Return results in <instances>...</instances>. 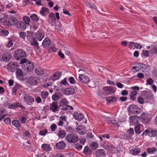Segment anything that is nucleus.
<instances>
[{
  "mask_svg": "<svg viewBox=\"0 0 157 157\" xmlns=\"http://www.w3.org/2000/svg\"><path fill=\"white\" fill-rule=\"evenodd\" d=\"M20 63L22 64V68L26 71L30 72L34 68L33 63L29 60H27L25 58L21 59Z\"/></svg>",
  "mask_w": 157,
  "mask_h": 157,
  "instance_id": "obj_1",
  "label": "nucleus"
},
{
  "mask_svg": "<svg viewBox=\"0 0 157 157\" xmlns=\"http://www.w3.org/2000/svg\"><path fill=\"white\" fill-rule=\"evenodd\" d=\"M69 102L65 98L61 99L59 102V107H62L61 110L63 111H66L68 110L72 109L73 108L72 106L68 105Z\"/></svg>",
  "mask_w": 157,
  "mask_h": 157,
  "instance_id": "obj_2",
  "label": "nucleus"
},
{
  "mask_svg": "<svg viewBox=\"0 0 157 157\" xmlns=\"http://www.w3.org/2000/svg\"><path fill=\"white\" fill-rule=\"evenodd\" d=\"M26 56V52L22 49H17L14 53V58L17 60L25 58Z\"/></svg>",
  "mask_w": 157,
  "mask_h": 157,
  "instance_id": "obj_3",
  "label": "nucleus"
},
{
  "mask_svg": "<svg viewBox=\"0 0 157 157\" xmlns=\"http://www.w3.org/2000/svg\"><path fill=\"white\" fill-rule=\"evenodd\" d=\"M40 78L36 76H32L29 77L27 80V82L31 85H36L40 83Z\"/></svg>",
  "mask_w": 157,
  "mask_h": 157,
  "instance_id": "obj_4",
  "label": "nucleus"
},
{
  "mask_svg": "<svg viewBox=\"0 0 157 157\" xmlns=\"http://www.w3.org/2000/svg\"><path fill=\"white\" fill-rule=\"evenodd\" d=\"M18 67L19 65L17 62L10 61L7 65L6 68L9 71L14 72Z\"/></svg>",
  "mask_w": 157,
  "mask_h": 157,
  "instance_id": "obj_5",
  "label": "nucleus"
},
{
  "mask_svg": "<svg viewBox=\"0 0 157 157\" xmlns=\"http://www.w3.org/2000/svg\"><path fill=\"white\" fill-rule=\"evenodd\" d=\"M66 139L69 142L75 143L78 140L79 138L76 135L71 133L67 135L66 136Z\"/></svg>",
  "mask_w": 157,
  "mask_h": 157,
  "instance_id": "obj_6",
  "label": "nucleus"
},
{
  "mask_svg": "<svg viewBox=\"0 0 157 157\" xmlns=\"http://www.w3.org/2000/svg\"><path fill=\"white\" fill-rule=\"evenodd\" d=\"M23 99L25 102L28 105H32L34 102V98L29 95H25Z\"/></svg>",
  "mask_w": 157,
  "mask_h": 157,
  "instance_id": "obj_7",
  "label": "nucleus"
},
{
  "mask_svg": "<svg viewBox=\"0 0 157 157\" xmlns=\"http://www.w3.org/2000/svg\"><path fill=\"white\" fill-rule=\"evenodd\" d=\"M129 109L130 112L134 114H138L141 112L140 108L135 105H130L129 107Z\"/></svg>",
  "mask_w": 157,
  "mask_h": 157,
  "instance_id": "obj_8",
  "label": "nucleus"
},
{
  "mask_svg": "<svg viewBox=\"0 0 157 157\" xmlns=\"http://www.w3.org/2000/svg\"><path fill=\"white\" fill-rule=\"evenodd\" d=\"M78 80L82 83H87L89 82L90 79L88 76L85 74H81L79 75Z\"/></svg>",
  "mask_w": 157,
  "mask_h": 157,
  "instance_id": "obj_9",
  "label": "nucleus"
},
{
  "mask_svg": "<svg viewBox=\"0 0 157 157\" xmlns=\"http://www.w3.org/2000/svg\"><path fill=\"white\" fill-rule=\"evenodd\" d=\"M150 116L147 114L143 113L141 115V120L142 123L147 124L150 120Z\"/></svg>",
  "mask_w": 157,
  "mask_h": 157,
  "instance_id": "obj_10",
  "label": "nucleus"
},
{
  "mask_svg": "<svg viewBox=\"0 0 157 157\" xmlns=\"http://www.w3.org/2000/svg\"><path fill=\"white\" fill-rule=\"evenodd\" d=\"M59 107L58 105L57 102L53 101L50 104V110L53 112H55L59 111Z\"/></svg>",
  "mask_w": 157,
  "mask_h": 157,
  "instance_id": "obj_11",
  "label": "nucleus"
},
{
  "mask_svg": "<svg viewBox=\"0 0 157 157\" xmlns=\"http://www.w3.org/2000/svg\"><path fill=\"white\" fill-rule=\"evenodd\" d=\"M16 74L17 78L20 80L23 81L24 80L23 72L21 69L17 70Z\"/></svg>",
  "mask_w": 157,
  "mask_h": 157,
  "instance_id": "obj_12",
  "label": "nucleus"
},
{
  "mask_svg": "<svg viewBox=\"0 0 157 157\" xmlns=\"http://www.w3.org/2000/svg\"><path fill=\"white\" fill-rule=\"evenodd\" d=\"M77 132L81 135H84L86 133V128L82 125H79L76 128Z\"/></svg>",
  "mask_w": 157,
  "mask_h": 157,
  "instance_id": "obj_13",
  "label": "nucleus"
},
{
  "mask_svg": "<svg viewBox=\"0 0 157 157\" xmlns=\"http://www.w3.org/2000/svg\"><path fill=\"white\" fill-rule=\"evenodd\" d=\"M73 117L76 120L78 121L82 120L84 117L83 114L79 112L74 113L73 114Z\"/></svg>",
  "mask_w": 157,
  "mask_h": 157,
  "instance_id": "obj_14",
  "label": "nucleus"
},
{
  "mask_svg": "<svg viewBox=\"0 0 157 157\" xmlns=\"http://www.w3.org/2000/svg\"><path fill=\"white\" fill-rule=\"evenodd\" d=\"M17 27L19 30H24L25 29L26 26L25 24L22 21H20L17 22Z\"/></svg>",
  "mask_w": 157,
  "mask_h": 157,
  "instance_id": "obj_15",
  "label": "nucleus"
},
{
  "mask_svg": "<svg viewBox=\"0 0 157 157\" xmlns=\"http://www.w3.org/2000/svg\"><path fill=\"white\" fill-rule=\"evenodd\" d=\"M105 152L103 149H98L96 151V157H105Z\"/></svg>",
  "mask_w": 157,
  "mask_h": 157,
  "instance_id": "obj_16",
  "label": "nucleus"
},
{
  "mask_svg": "<svg viewBox=\"0 0 157 157\" xmlns=\"http://www.w3.org/2000/svg\"><path fill=\"white\" fill-rule=\"evenodd\" d=\"M44 33L41 30L38 31L36 33L35 38L38 40L40 41L44 37Z\"/></svg>",
  "mask_w": 157,
  "mask_h": 157,
  "instance_id": "obj_17",
  "label": "nucleus"
},
{
  "mask_svg": "<svg viewBox=\"0 0 157 157\" xmlns=\"http://www.w3.org/2000/svg\"><path fill=\"white\" fill-rule=\"evenodd\" d=\"M62 73L59 71L55 72L52 76H51V78L53 81H55L59 79Z\"/></svg>",
  "mask_w": 157,
  "mask_h": 157,
  "instance_id": "obj_18",
  "label": "nucleus"
},
{
  "mask_svg": "<svg viewBox=\"0 0 157 157\" xmlns=\"http://www.w3.org/2000/svg\"><path fill=\"white\" fill-rule=\"evenodd\" d=\"M141 149L140 148L135 147L130 150V153L133 155H137L140 153Z\"/></svg>",
  "mask_w": 157,
  "mask_h": 157,
  "instance_id": "obj_19",
  "label": "nucleus"
},
{
  "mask_svg": "<svg viewBox=\"0 0 157 157\" xmlns=\"http://www.w3.org/2000/svg\"><path fill=\"white\" fill-rule=\"evenodd\" d=\"M11 55L9 53H5L2 56V59L4 62H8L9 61L11 58Z\"/></svg>",
  "mask_w": 157,
  "mask_h": 157,
  "instance_id": "obj_20",
  "label": "nucleus"
},
{
  "mask_svg": "<svg viewBox=\"0 0 157 157\" xmlns=\"http://www.w3.org/2000/svg\"><path fill=\"white\" fill-rule=\"evenodd\" d=\"M50 40L48 38H45L44 40L42 45L44 48H46L48 47L51 44Z\"/></svg>",
  "mask_w": 157,
  "mask_h": 157,
  "instance_id": "obj_21",
  "label": "nucleus"
},
{
  "mask_svg": "<svg viewBox=\"0 0 157 157\" xmlns=\"http://www.w3.org/2000/svg\"><path fill=\"white\" fill-rule=\"evenodd\" d=\"M65 144L64 142L61 141L58 142L56 144V147L59 149H63L65 147Z\"/></svg>",
  "mask_w": 157,
  "mask_h": 157,
  "instance_id": "obj_22",
  "label": "nucleus"
},
{
  "mask_svg": "<svg viewBox=\"0 0 157 157\" xmlns=\"http://www.w3.org/2000/svg\"><path fill=\"white\" fill-rule=\"evenodd\" d=\"M17 19L14 17H10L8 19V22L10 25H15L17 24Z\"/></svg>",
  "mask_w": 157,
  "mask_h": 157,
  "instance_id": "obj_23",
  "label": "nucleus"
},
{
  "mask_svg": "<svg viewBox=\"0 0 157 157\" xmlns=\"http://www.w3.org/2000/svg\"><path fill=\"white\" fill-rule=\"evenodd\" d=\"M75 92V90L72 88H66L64 90V93L67 95L73 94Z\"/></svg>",
  "mask_w": 157,
  "mask_h": 157,
  "instance_id": "obj_24",
  "label": "nucleus"
},
{
  "mask_svg": "<svg viewBox=\"0 0 157 157\" xmlns=\"http://www.w3.org/2000/svg\"><path fill=\"white\" fill-rule=\"evenodd\" d=\"M103 89L108 94H113L114 92L113 89L110 87H105Z\"/></svg>",
  "mask_w": 157,
  "mask_h": 157,
  "instance_id": "obj_25",
  "label": "nucleus"
},
{
  "mask_svg": "<svg viewBox=\"0 0 157 157\" xmlns=\"http://www.w3.org/2000/svg\"><path fill=\"white\" fill-rule=\"evenodd\" d=\"M67 120L65 116H61L59 117V121L57 125L59 126H63L64 124V121L66 122Z\"/></svg>",
  "mask_w": 157,
  "mask_h": 157,
  "instance_id": "obj_26",
  "label": "nucleus"
},
{
  "mask_svg": "<svg viewBox=\"0 0 157 157\" xmlns=\"http://www.w3.org/2000/svg\"><path fill=\"white\" fill-rule=\"evenodd\" d=\"M35 72L38 75H42L44 74V71L42 68L38 67L36 68Z\"/></svg>",
  "mask_w": 157,
  "mask_h": 157,
  "instance_id": "obj_27",
  "label": "nucleus"
},
{
  "mask_svg": "<svg viewBox=\"0 0 157 157\" xmlns=\"http://www.w3.org/2000/svg\"><path fill=\"white\" fill-rule=\"evenodd\" d=\"M157 149L155 147H148L146 149L147 152L149 154H155L157 151Z\"/></svg>",
  "mask_w": 157,
  "mask_h": 157,
  "instance_id": "obj_28",
  "label": "nucleus"
},
{
  "mask_svg": "<svg viewBox=\"0 0 157 157\" xmlns=\"http://www.w3.org/2000/svg\"><path fill=\"white\" fill-rule=\"evenodd\" d=\"M42 149L46 151H49L51 150L50 145L47 144H43L41 145Z\"/></svg>",
  "mask_w": 157,
  "mask_h": 157,
  "instance_id": "obj_29",
  "label": "nucleus"
},
{
  "mask_svg": "<svg viewBox=\"0 0 157 157\" xmlns=\"http://www.w3.org/2000/svg\"><path fill=\"white\" fill-rule=\"evenodd\" d=\"M83 152L86 155H89L91 153L92 151L88 147L86 146L84 148Z\"/></svg>",
  "mask_w": 157,
  "mask_h": 157,
  "instance_id": "obj_30",
  "label": "nucleus"
},
{
  "mask_svg": "<svg viewBox=\"0 0 157 157\" xmlns=\"http://www.w3.org/2000/svg\"><path fill=\"white\" fill-rule=\"evenodd\" d=\"M106 100L108 102L113 103L116 101V98L115 97L112 96L108 97Z\"/></svg>",
  "mask_w": 157,
  "mask_h": 157,
  "instance_id": "obj_31",
  "label": "nucleus"
},
{
  "mask_svg": "<svg viewBox=\"0 0 157 157\" xmlns=\"http://www.w3.org/2000/svg\"><path fill=\"white\" fill-rule=\"evenodd\" d=\"M48 93L47 91H43L40 93V96L43 99H45L48 95Z\"/></svg>",
  "mask_w": 157,
  "mask_h": 157,
  "instance_id": "obj_32",
  "label": "nucleus"
},
{
  "mask_svg": "<svg viewBox=\"0 0 157 157\" xmlns=\"http://www.w3.org/2000/svg\"><path fill=\"white\" fill-rule=\"evenodd\" d=\"M48 17L50 18V20L52 23H55L56 21V18L54 14L53 13H50L49 16Z\"/></svg>",
  "mask_w": 157,
  "mask_h": 157,
  "instance_id": "obj_33",
  "label": "nucleus"
},
{
  "mask_svg": "<svg viewBox=\"0 0 157 157\" xmlns=\"http://www.w3.org/2000/svg\"><path fill=\"white\" fill-rule=\"evenodd\" d=\"M137 92L136 91H132L130 94V98L132 100L134 101L136 98L135 96L136 95Z\"/></svg>",
  "mask_w": 157,
  "mask_h": 157,
  "instance_id": "obj_34",
  "label": "nucleus"
},
{
  "mask_svg": "<svg viewBox=\"0 0 157 157\" xmlns=\"http://www.w3.org/2000/svg\"><path fill=\"white\" fill-rule=\"evenodd\" d=\"M155 130L149 128L148 136L150 137L156 136V135H155Z\"/></svg>",
  "mask_w": 157,
  "mask_h": 157,
  "instance_id": "obj_35",
  "label": "nucleus"
},
{
  "mask_svg": "<svg viewBox=\"0 0 157 157\" xmlns=\"http://www.w3.org/2000/svg\"><path fill=\"white\" fill-rule=\"evenodd\" d=\"M86 6L90 8L96 9L97 8L95 5L94 3H91L89 2H86Z\"/></svg>",
  "mask_w": 157,
  "mask_h": 157,
  "instance_id": "obj_36",
  "label": "nucleus"
},
{
  "mask_svg": "<svg viewBox=\"0 0 157 157\" xmlns=\"http://www.w3.org/2000/svg\"><path fill=\"white\" fill-rule=\"evenodd\" d=\"M49 10L48 9L42 7L40 10V13L42 15H44L45 13H49Z\"/></svg>",
  "mask_w": 157,
  "mask_h": 157,
  "instance_id": "obj_37",
  "label": "nucleus"
},
{
  "mask_svg": "<svg viewBox=\"0 0 157 157\" xmlns=\"http://www.w3.org/2000/svg\"><path fill=\"white\" fill-rule=\"evenodd\" d=\"M58 135L60 138H63L65 136L66 132L64 130H61L59 131Z\"/></svg>",
  "mask_w": 157,
  "mask_h": 157,
  "instance_id": "obj_38",
  "label": "nucleus"
},
{
  "mask_svg": "<svg viewBox=\"0 0 157 157\" xmlns=\"http://www.w3.org/2000/svg\"><path fill=\"white\" fill-rule=\"evenodd\" d=\"M134 129L136 134H139L141 132L140 129V126L139 125H136Z\"/></svg>",
  "mask_w": 157,
  "mask_h": 157,
  "instance_id": "obj_39",
  "label": "nucleus"
},
{
  "mask_svg": "<svg viewBox=\"0 0 157 157\" xmlns=\"http://www.w3.org/2000/svg\"><path fill=\"white\" fill-rule=\"evenodd\" d=\"M30 17L33 21L37 22L39 20V18L37 15L35 14H32L30 16Z\"/></svg>",
  "mask_w": 157,
  "mask_h": 157,
  "instance_id": "obj_40",
  "label": "nucleus"
},
{
  "mask_svg": "<svg viewBox=\"0 0 157 157\" xmlns=\"http://www.w3.org/2000/svg\"><path fill=\"white\" fill-rule=\"evenodd\" d=\"M12 124L13 125L17 128H19L20 127V124L19 121L18 120H14L12 121Z\"/></svg>",
  "mask_w": 157,
  "mask_h": 157,
  "instance_id": "obj_41",
  "label": "nucleus"
},
{
  "mask_svg": "<svg viewBox=\"0 0 157 157\" xmlns=\"http://www.w3.org/2000/svg\"><path fill=\"white\" fill-rule=\"evenodd\" d=\"M98 147V144L96 142H94L90 144V147L93 150H95Z\"/></svg>",
  "mask_w": 157,
  "mask_h": 157,
  "instance_id": "obj_42",
  "label": "nucleus"
},
{
  "mask_svg": "<svg viewBox=\"0 0 157 157\" xmlns=\"http://www.w3.org/2000/svg\"><path fill=\"white\" fill-rule=\"evenodd\" d=\"M22 19L25 24H29L30 19L28 16H24L22 18Z\"/></svg>",
  "mask_w": 157,
  "mask_h": 157,
  "instance_id": "obj_43",
  "label": "nucleus"
},
{
  "mask_svg": "<svg viewBox=\"0 0 157 157\" xmlns=\"http://www.w3.org/2000/svg\"><path fill=\"white\" fill-rule=\"evenodd\" d=\"M14 107H19L23 109H25V107L19 102L14 103Z\"/></svg>",
  "mask_w": 157,
  "mask_h": 157,
  "instance_id": "obj_44",
  "label": "nucleus"
},
{
  "mask_svg": "<svg viewBox=\"0 0 157 157\" xmlns=\"http://www.w3.org/2000/svg\"><path fill=\"white\" fill-rule=\"evenodd\" d=\"M36 38L35 37H33V40L31 43V44L32 45L35 46H37L38 45V43L37 42V40H36Z\"/></svg>",
  "mask_w": 157,
  "mask_h": 157,
  "instance_id": "obj_45",
  "label": "nucleus"
},
{
  "mask_svg": "<svg viewBox=\"0 0 157 157\" xmlns=\"http://www.w3.org/2000/svg\"><path fill=\"white\" fill-rule=\"evenodd\" d=\"M48 132V130L46 129H45L44 130H42L40 131L39 134L41 136H45Z\"/></svg>",
  "mask_w": 157,
  "mask_h": 157,
  "instance_id": "obj_46",
  "label": "nucleus"
},
{
  "mask_svg": "<svg viewBox=\"0 0 157 157\" xmlns=\"http://www.w3.org/2000/svg\"><path fill=\"white\" fill-rule=\"evenodd\" d=\"M9 34V32L5 30L2 29V32L0 33V35H2L3 36H6Z\"/></svg>",
  "mask_w": 157,
  "mask_h": 157,
  "instance_id": "obj_47",
  "label": "nucleus"
},
{
  "mask_svg": "<svg viewBox=\"0 0 157 157\" xmlns=\"http://www.w3.org/2000/svg\"><path fill=\"white\" fill-rule=\"evenodd\" d=\"M19 120L22 123H25L26 122V119L25 117L21 116L19 117Z\"/></svg>",
  "mask_w": 157,
  "mask_h": 157,
  "instance_id": "obj_48",
  "label": "nucleus"
},
{
  "mask_svg": "<svg viewBox=\"0 0 157 157\" xmlns=\"http://www.w3.org/2000/svg\"><path fill=\"white\" fill-rule=\"evenodd\" d=\"M19 35L20 38L25 39L26 36V33L25 32H20Z\"/></svg>",
  "mask_w": 157,
  "mask_h": 157,
  "instance_id": "obj_49",
  "label": "nucleus"
},
{
  "mask_svg": "<svg viewBox=\"0 0 157 157\" xmlns=\"http://www.w3.org/2000/svg\"><path fill=\"white\" fill-rule=\"evenodd\" d=\"M59 96L56 94H54L52 96V98L53 100L55 101H57L59 99Z\"/></svg>",
  "mask_w": 157,
  "mask_h": 157,
  "instance_id": "obj_50",
  "label": "nucleus"
},
{
  "mask_svg": "<svg viewBox=\"0 0 157 157\" xmlns=\"http://www.w3.org/2000/svg\"><path fill=\"white\" fill-rule=\"evenodd\" d=\"M138 102L141 104H143L144 102V100L142 97H139L137 98Z\"/></svg>",
  "mask_w": 157,
  "mask_h": 157,
  "instance_id": "obj_51",
  "label": "nucleus"
},
{
  "mask_svg": "<svg viewBox=\"0 0 157 157\" xmlns=\"http://www.w3.org/2000/svg\"><path fill=\"white\" fill-rule=\"evenodd\" d=\"M19 88V86H15L13 88L12 91V94L13 95H15L16 94V92L17 90Z\"/></svg>",
  "mask_w": 157,
  "mask_h": 157,
  "instance_id": "obj_52",
  "label": "nucleus"
},
{
  "mask_svg": "<svg viewBox=\"0 0 157 157\" xmlns=\"http://www.w3.org/2000/svg\"><path fill=\"white\" fill-rule=\"evenodd\" d=\"M154 82V81L151 78H148L147 80L146 84L148 85H152Z\"/></svg>",
  "mask_w": 157,
  "mask_h": 157,
  "instance_id": "obj_53",
  "label": "nucleus"
},
{
  "mask_svg": "<svg viewBox=\"0 0 157 157\" xmlns=\"http://www.w3.org/2000/svg\"><path fill=\"white\" fill-rule=\"evenodd\" d=\"M57 128V126L55 124H52L51 126V130L52 132L55 131Z\"/></svg>",
  "mask_w": 157,
  "mask_h": 157,
  "instance_id": "obj_54",
  "label": "nucleus"
},
{
  "mask_svg": "<svg viewBox=\"0 0 157 157\" xmlns=\"http://www.w3.org/2000/svg\"><path fill=\"white\" fill-rule=\"evenodd\" d=\"M151 52L154 54H157V45L154 46L152 49Z\"/></svg>",
  "mask_w": 157,
  "mask_h": 157,
  "instance_id": "obj_55",
  "label": "nucleus"
},
{
  "mask_svg": "<svg viewBox=\"0 0 157 157\" xmlns=\"http://www.w3.org/2000/svg\"><path fill=\"white\" fill-rule=\"evenodd\" d=\"M70 82L71 84H74L75 83V80L74 78L72 77H70L69 78Z\"/></svg>",
  "mask_w": 157,
  "mask_h": 157,
  "instance_id": "obj_56",
  "label": "nucleus"
},
{
  "mask_svg": "<svg viewBox=\"0 0 157 157\" xmlns=\"http://www.w3.org/2000/svg\"><path fill=\"white\" fill-rule=\"evenodd\" d=\"M60 83L61 84L64 85H66L67 84V79L66 78H64L63 79L61 80L60 82Z\"/></svg>",
  "mask_w": 157,
  "mask_h": 157,
  "instance_id": "obj_57",
  "label": "nucleus"
},
{
  "mask_svg": "<svg viewBox=\"0 0 157 157\" xmlns=\"http://www.w3.org/2000/svg\"><path fill=\"white\" fill-rule=\"evenodd\" d=\"M138 67H140V69H141V68H142V69H143L145 68L146 67L145 64L142 63H139L138 64Z\"/></svg>",
  "mask_w": 157,
  "mask_h": 157,
  "instance_id": "obj_58",
  "label": "nucleus"
},
{
  "mask_svg": "<svg viewBox=\"0 0 157 157\" xmlns=\"http://www.w3.org/2000/svg\"><path fill=\"white\" fill-rule=\"evenodd\" d=\"M4 121L6 124H10V120L9 118H6L4 119Z\"/></svg>",
  "mask_w": 157,
  "mask_h": 157,
  "instance_id": "obj_59",
  "label": "nucleus"
},
{
  "mask_svg": "<svg viewBox=\"0 0 157 157\" xmlns=\"http://www.w3.org/2000/svg\"><path fill=\"white\" fill-rule=\"evenodd\" d=\"M142 53L144 56L146 57H147L149 56L148 51L147 50H143Z\"/></svg>",
  "mask_w": 157,
  "mask_h": 157,
  "instance_id": "obj_60",
  "label": "nucleus"
},
{
  "mask_svg": "<svg viewBox=\"0 0 157 157\" xmlns=\"http://www.w3.org/2000/svg\"><path fill=\"white\" fill-rule=\"evenodd\" d=\"M134 47L136 48L140 49L141 48L142 46L139 44L136 43L134 44Z\"/></svg>",
  "mask_w": 157,
  "mask_h": 157,
  "instance_id": "obj_61",
  "label": "nucleus"
},
{
  "mask_svg": "<svg viewBox=\"0 0 157 157\" xmlns=\"http://www.w3.org/2000/svg\"><path fill=\"white\" fill-rule=\"evenodd\" d=\"M75 148L78 150H80L82 148V146L79 144H77L75 145Z\"/></svg>",
  "mask_w": 157,
  "mask_h": 157,
  "instance_id": "obj_62",
  "label": "nucleus"
},
{
  "mask_svg": "<svg viewBox=\"0 0 157 157\" xmlns=\"http://www.w3.org/2000/svg\"><path fill=\"white\" fill-rule=\"evenodd\" d=\"M36 101L38 103H40L41 102L42 100L41 98L39 97H37L35 98Z\"/></svg>",
  "mask_w": 157,
  "mask_h": 157,
  "instance_id": "obj_63",
  "label": "nucleus"
},
{
  "mask_svg": "<svg viewBox=\"0 0 157 157\" xmlns=\"http://www.w3.org/2000/svg\"><path fill=\"white\" fill-rule=\"evenodd\" d=\"M121 94L122 95L125 96L128 94V92L127 90H123L121 92Z\"/></svg>",
  "mask_w": 157,
  "mask_h": 157,
  "instance_id": "obj_64",
  "label": "nucleus"
}]
</instances>
